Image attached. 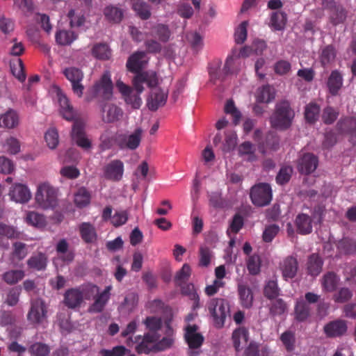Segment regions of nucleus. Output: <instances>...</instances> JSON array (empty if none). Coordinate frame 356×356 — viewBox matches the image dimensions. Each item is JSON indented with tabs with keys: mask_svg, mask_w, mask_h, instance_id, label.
I'll use <instances>...</instances> for the list:
<instances>
[{
	"mask_svg": "<svg viewBox=\"0 0 356 356\" xmlns=\"http://www.w3.org/2000/svg\"><path fill=\"white\" fill-rule=\"evenodd\" d=\"M59 103L60 115L67 121H73L71 131L72 140L80 147L89 149L92 145L90 140L86 137L84 122L78 119L77 113L70 104L68 98L60 90L57 92Z\"/></svg>",
	"mask_w": 356,
	"mask_h": 356,
	"instance_id": "nucleus-1",
	"label": "nucleus"
},
{
	"mask_svg": "<svg viewBox=\"0 0 356 356\" xmlns=\"http://www.w3.org/2000/svg\"><path fill=\"white\" fill-rule=\"evenodd\" d=\"M295 116L294 111L287 100L277 103L275 111L270 118V123L273 128L284 131L288 129Z\"/></svg>",
	"mask_w": 356,
	"mask_h": 356,
	"instance_id": "nucleus-2",
	"label": "nucleus"
},
{
	"mask_svg": "<svg viewBox=\"0 0 356 356\" xmlns=\"http://www.w3.org/2000/svg\"><path fill=\"white\" fill-rule=\"evenodd\" d=\"M207 309L215 327H224L227 317H230V305L225 298H213L207 302Z\"/></svg>",
	"mask_w": 356,
	"mask_h": 356,
	"instance_id": "nucleus-3",
	"label": "nucleus"
},
{
	"mask_svg": "<svg viewBox=\"0 0 356 356\" xmlns=\"http://www.w3.org/2000/svg\"><path fill=\"white\" fill-rule=\"evenodd\" d=\"M146 63V54L144 51H136L129 57L126 64L128 71L136 74L133 79V85L139 92L143 90V83L148 82L147 75L141 73Z\"/></svg>",
	"mask_w": 356,
	"mask_h": 356,
	"instance_id": "nucleus-4",
	"label": "nucleus"
},
{
	"mask_svg": "<svg viewBox=\"0 0 356 356\" xmlns=\"http://www.w3.org/2000/svg\"><path fill=\"white\" fill-rule=\"evenodd\" d=\"M98 292L99 287L90 284L70 289L64 294V304L68 308L75 309L80 307L84 298L90 300Z\"/></svg>",
	"mask_w": 356,
	"mask_h": 356,
	"instance_id": "nucleus-5",
	"label": "nucleus"
},
{
	"mask_svg": "<svg viewBox=\"0 0 356 356\" xmlns=\"http://www.w3.org/2000/svg\"><path fill=\"white\" fill-rule=\"evenodd\" d=\"M236 60L233 56H229L221 69L222 61L220 59L212 60L208 67L209 80L213 84L218 81H223L229 74L237 73L238 69L234 67Z\"/></svg>",
	"mask_w": 356,
	"mask_h": 356,
	"instance_id": "nucleus-6",
	"label": "nucleus"
},
{
	"mask_svg": "<svg viewBox=\"0 0 356 356\" xmlns=\"http://www.w3.org/2000/svg\"><path fill=\"white\" fill-rule=\"evenodd\" d=\"M35 201L43 209L54 208L58 202L56 190L48 183L40 184L35 194Z\"/></svg>",
	"mask_w": 356,
	"mask_h": 356,
	"instance_id": "nucleus-7",
	"label": "nucleus"
},
{
	"mask_svg": "<svg viewBox=\"0 0 356 356\" xmlns=\"http://www.w3.org/2000/svg\"><path fill=\"white\" fill-rule=\"evenodd\" d=\"M250 195L252 202L255 206H266L272 200L271 187L266 183L258 184L252 187Z\"/></svg>",
	"mask_w": 356,
	"mask_h": 356,
	"instance_id": "nucleus-8",
	"label": "nucleus"
},
{
	"mask_svg": "<svg viewBox=\"0 0 356 356\" xmlns=\"http://www.w3.org/2000/svg\"><path fill=\"white\" fill-rule=\"evenodd\" d=\"M47 318V306L42 298H38L31 300L30 309L27 314V320L33 325H39Z\"/></svg>",
	"mask_w": 356,
	"mask_h": 356,
	"instance_id": "nucleus-9",
	"label": "nucleus"
},
{
	"mask_svg": "<svg viewBox=\"0 0 356 356\" xmlns=\"http://www.w3.org/2000/svg\"><path fill=\"white\" fill-rule=\"evenodd\" d=\"M175 342V331L171 325L163 326L157 319V352L170 348Z\"/></svg>",
	"mask_w": 356,
	"mask_h": 356,
	"instance_id": "nucleus-10",
	"label": "nucleus"
},
{
	"mask_svg": "<svg viewBox=\"0 0 356 356\" xmlns=\"http://www.w3.org/2000/svg\"><path fill=\"white\" fill-rule=\"evenodd\" d=\"M63 74L71 83L73 92L78 97H81L84 90V86L81 83L83 79V72L77 67H70L63 70Z\"/></svg>",
	"mask_w": 356,
	"mask_h": 356,
	"instance_id": "nucleus-11",
	"label": "nucleus"
},
{
	"mask_svg": "<svg viewBox=\"0 0 356 356\" xmlns=\"http://www.w3.org/2000/svg\"><path fill=\"white\" fill-rule=\"evenodd\" d=\"M142 138V129L137 128L131 134H122L117 137V144L120 149H136L140 145Z\"/></svg>",
	"mask_w": 356,
	"mask_h": 356,
	"instance_id": "nucleus-12",
	"label": "nucleus"
},
{
	"mask_svg": "<svg viewBox=\"0 0 356 356\" xmlns=\"http://www.w3.org/2000/svg\"><path fill=\"white\" fill-rule=\"evenodd\" d=\"M95 96H101L105 99H109L113 94V83L108 72L104 73L101 79L93 86Z\"/></svg>",
	"mask_w": 356,
	"mask_h": 356,
	"instance_id": "nucleus-13",
	"label": "nucleus"
},
{
	"mask_svg": "<svg viewBox=\"0 0 356 356\" xmlns=\"http://www.w3.org/2000/svg\"><path fill=\"white\" fill-rule=\"evenodd\" d=\"M323 330L327 338H337L346 334L348 325L345 320L336 319L326 323Z\"/></svg>",
	"mask_w": 356,
	"mask_h": 356,
	"instance_id": "nucleus-14",
	"label": "nucleus"
},
{
	"mask_svg": "<svg viewBox=\"0 0 356 356\" xmlns=\"http://www.w3.org/2000/svg\"><path fill=\"white\" fill-rule=\"evenodd\" d=\"M197 325H187L184 328V339L191 349L199 348L204 342V337L198 332Z\"/></svg>",
	"mask_w": 356,
	"mask_h": 356,
	"instance_id": "nucleus-15",
	"label": "nucleus"
},
{
	"mask_svg": "<svg viewBox=\"0 0 356 356\" xmlns=\"http://www.w3.org/2000/svg\"><path fill=\"white\" fill-rule=\"evenodd\" d=\"M318 159L312 153L304 154L298 161V170L300 174L309 175L317 168Z\"/></svg>",
	"mask_w": 356,
	"mask_h": 356,
	"instance_id": "nucleus-16",
	"label": "nucleus"
},
{
	"mask_svg": "<svg viewBox=\"0 0 356 356\" xmlns=\"http://www.w3.org/2000/svg\"><path fill=\"white\" fill-rule=\"evenodd\" d=\"M280 268L284 280L293 279L296 277L298 269L297 259L293 256L286 257L280 263Z\"/></svg>",
	"mask_w": 356,
	"mask_h": 356,
	"instance_id": "nucleus-17",
	"label": "nucleus"
},
{
	"mask_svg": "<svg viewBox=\"0 0 356 356\" xmlns=\"http://www.w3.org/2000/svg\"><path fill=\"white\" fill-rule=\"evenodd\" d=\"M337 128L340 133L350 135V143L356 145V119L352 117L341 119L337 122Z\"/></svg>",
	"mask_w": 356,
	"mask_h": 356,
	"instance_id": "nucleus-18",
	"label": "nucleus"
},
{
	"mask_svg": "<svg viewBox=\"0 0 356 356\" xmlns=\"http://www.w3.org/2000/svg\"><path fill=\"white\" fill-rule=\"evenodd\" d=\"M139 339L142 340L136 347V350L138 353L148 354L156 349L155 333H147L143 338L140 335H138L136 337V341L138 342Z\"/></svg>",
	"mask_w": 356,
	"mask_h": 356,
	"instance_id": "nucleus-19",
	"label": "nucleus"
},
{
	"mask_svg": "<svg viewBox=\"0 0 356 356\" xmlns=\"http://www.w3.org/2000/svg\"><path fill=\"white\" fill-rule=\"evenodd\" d=\"M112 286L111 285L105 287L104 291L95 296L94 302L89 307L88 311L92 313L102 312L111 296V291Z\"/></svg>",
	"mask_w": 356,
	"mask_h": 356,
	"instance_id": "nucleus-20",
	"label": "nucleus"
},
{
	"mask_svg": "<svg viewBox=\"0 0 356 356\" xmlns=\"http://www.w3.org/2000/svg\"><path fill=\"white\" fill-rule=\"evenodd\" d=\"M9 195L11 200L19 203H26L31 197L29 189L22 184H15L10 188Z\"/></svg>",
	"mask_w": 356,
	"mask_h": 356,
	"instance_id": "nucleus-21",
	"label": "nucleus"
},
{
	"mask_svg": "<svg viewBox=\"0 0 356 356\" xmlns=\"http://www.w3.org/2000/svg\"><path fill=\"white\" fill-rule=\"evenodd\" d=\"M124 172L123 163L120 160H114L104 168V176L113 181H119L122 177Z\"/></svg>",
	"mask_w": 356,
	"mask_h": 356,
	"instance_id": "nucleus-22",
	"label": "nucleus"
},
{
	"mask_svg": "<svg viewBox=\"0 0 356 356\" xmlns=\"http://www.w3.org/2000/svg\"><path fill=\"white\" fill-rule=\"evenodd\" d=\"M171 83L172 77L170 76H165L161 80H159L157 77V108L165 104Z\"/></svg>",
	"mask_w": 356,
	"mask_h": 356,
	"instance_id": "nucleus-23",
	"label": "nucleus"
},
{
	"mask_svg": "<svg viewBox=\"0 0 356 356\" xmlns=\"http://www.w3.org/2000/svg\"><path fill=\"white\" fill-rule=\"evenodd\" d=\"M296 231L301 235H307L312 232V218L308 214L298 213L295 219Z\"/></svg>",
	"mask_w": 356,
	"mask_h": 356,
	"instance_id": "nucleus-24",
	"label": "nucleus"
},
{
	"mask_svg": "<svg viewBox=\"0 0 356 356\" xmlns=\"http://www.w3.org/2000/svg\"><path fill=\"white\" fill-rule=\"evenodd\" d=\"M339 282L340 277L333 271L325 273L321 280L323 291L327 293L335 291Z\"/></svg>",
	"mask_w": 356,
	"mask_h": 356,
	"instance_id": "nucleus-25",
	"label": "nucleus"
},
{
	"mask_svg": "<svg viewBox=\"0 0 356 356\" xmlns=\"http://www.w3.org/2000/svg\"><path fill=\"white\" fill-rule=\"evenodd\" d=\"M19 120L17 112L14 109L9 108L6 113L0 115V127L13 129L18 125Z\"/></svg>",
	"mask_w": 356,
	"mask_h": 356,
	"instance_id": "nucleus-26",
	"label": "nucleus"
},
{
	"mask_svg": "<svg viewBox=\"0 0 356 356\" xmlns=\"http://www.w3.org/2000/svg\"><path fill=\"white\" fill-rule=\"evenodd\" d=\"M238 293L241 305L245 308H250L253 303V293L252 289L246 284L239 283L238 284Z\"/></svg>",
	"mask_w": 356,
	"mask_h": 356,
	"instance_id": "nucleus-27",
	"label": "nucleus"
},
{
	"mask_svg": "<svg viewBox=\"0 0 356 356\" xmlns=\"http://www.w3.org/2000/svg\"><path fill=\"white\" fill-rule=\"evenodd\" d=\"M323 261L318 254H311L307 260V269L309 275L316 277L322 271Z\"/></svg>",
	"mask_w": 356,
	"mask_h": 356,
	"instance_id": "nucleus-28",
	"label": "nucleus"
},
{
	"mask_svg": "<svg viewBox=\"0 0 356 356\" xmlns=\"http://www.w3.org/2000/svg\"><path fill=\"white\" fill-rule=\"evenodd\" d=\"M295 318L299 322L306 321L311 315V307L304 300H298L296 301L294 307Z\"/></svg>",
	"mask_w": 356,
	"mask_h": 356,
	"instance_id": "nucleus-29",
	"label": "nucleus"
},
{
	"mask_svg": "<svg viewBox=\"0 0 356 356\" xmlns=\"http://www.w3.org/2000/svg\"><path fill=\"white\" fill-rule=\"evenodd\" d=\"M103 120L110 123L118 120L122 115L121 108L114 104H106L102 108Z\"/></svg>",
	"mask_w": 356,
	"mask_h": 356,
	"instance_id": "nucleus-30",
	"label": "nucleus"
},
{
	"mask_svg": "<svg viewBox=\"0 0 356 356\" xmlns=\"http://www.w3.org/2000/svg\"><path fill=\"white\" fill-rule=\"evenodd\" d=\"M327 85L330 94L336 96L343 85L341 74L337 70L332 71L328 78Z\"/></svg>",
	"mask_w": 356,
	"mask_h": 356,
	"instance_id": "nucleus-31",
	"label": "nucleus"
},
{
	"mask_svg": "<svg viewBox=\"0 0 356 356\" xmlns=\"http://www.w3.org/2000/svg\"><path fill=\"white\" fill-rule=\"evenodd\" d=\"M177 286L180 287L182 295L188 296L190 300L193 301V309H198L200 307V297L195 289L194 285L192 283L185 282Z\"/></svg>",
	"mask_w": 356,
	"mask_h": 356,
	"instance_id": "nucleus-32",
	"label": "nucleus"
},
{
	"mask_svg": "<svg viewBox=\"0 0 356 356\" xmlns=\"http://www.w3.org/2000/svg\"><path fill=\"white\" fill-rule=\"evenodd\" d=\"M104 15L106 20L113 24L120 23L123 18V10L115 6L109 5L104 8Z\"/></svg>",
	"mask_w": 356,
	"mask_h": 356,
	"instance_id": "nucleus-33",
	"label": "nucleus"
},
{
	"mask_svg": "<svg viewBox=\"0 0 356 356\" xmlns=\"http://www.w3.org/2000/svg\"><path fill=\"white\" fill-rule=\"evenodd\" d=\"M28 266L35 270H44L46 269L47 264V257L45 254L39 252L32 255L27 260Z\"/></svg>",
	"mask_w": 356,
	"mask_h": 356,
	"instance_id": "nucleus-34",
	"label": "nucleus"
},
{
	"mask_svg": "<svg viewBox=\"0 0 356 356\" xmlns=\"http://www.w3.org/2000/svg\"><path fill=\"white\" fill-rule=\"evenodd\" d=\"M157 312L161 313V316L157 319H161L163 326L171 325L173 313L170 307L165 305L163 302L157 300Z\"/></svg>",
	"mask_w": 356,
	"mask_h": 356,
	"instance_id": "nucleus-35",
	"label": "nucleus"
},
{
	"mask_svg": "<svg viewBox=\"0 0 356 356\" xmlns=\"http://www.w3.org/2000/svg\"><path fill=\"white\" fill-rule=\"evenodd\" d=\"M339 251L344 254L356 253V241L348 237H343L337 243Z\"/></svg>",
	"mask_w": 356,
	"mask_h": 356,
	"instance_id": "nucleus-36",
	"label": "nucleus"
},
{
	"mask_svg": "<svg viewBox=\"0 0 356 356\" xmlns=\"http://www.w3.org/2000/svg\"><path fill=\"white\" fill-rule=\"evenodd\" d=\"M353 296V290L347 286H343L335 291L332 296V300L335 303L344 304L351 300Z\"/></svg>",
	"mask_w": 356,
	"mask_h": 356,
	"instance_id": "nucleus-37",
	"label": "nucleus"
},
{
	"mask_svg": "<svg viewBox=\"0 0 356 356\" xmlns=\"http://www.w3.org/2000/svg\"><path fill=\"white\" fill-rule=\"evenodd\" d=\"M232 339L236 351H240L241 350V341H244L245 343L248 342V330L244 327H241L236 329L232 333Z\"/></svg>",
	"mask_w": 356,
	"mask_h": 356,
	"instance_id": "nucleus-38",
	"label": "nucleus"
},
{
	"mask_svg": "<svg viewBox=\"0 0 356 356\" xmlns=\"http://www.w3.org/2000/svg\"><path fill=\"white\" fill-rule=\"evenodd\" d=\"M275 89L269 85H266L258 89L257 101L259 103H269L275 99Z\"/></svg>",
	"mask_w": 356,
	"mask_h": 356,
	"instance_id": "nucleus-39",
	"label": "nucleus"
},
{
	"mask_svg": "<svg viewBox=\"0 0 356 356\" xmlns=\"http://www.w3.org/2000/svg\"><path fill=\"white\" fill-rule=\"evenodd\" d=\"M321 108L316 103L311 102L305 107V118L309 124L315 123L319 118Z\"/></svg>",
	"mask_w": 356,
	"mask_h": 356,
	"instance_id": "nucleus-40",
	"label": "nucleus"
},
{
	"mask_svg": "<svg viewBox=\"0 0 356 356\" xmlns=\"http://www.w3.org/2000/svg\"><path fill=\"white\" fill-rule=\"evenodd\" d=\"M91 195L85 187H80L74 193V203L77 207L83 208L90 202Z\"/></svg>",
	"mask_w": 356,
	"mask_h": 356,
	"instance_id": "nucleus-41",
	"label": "nucleus"
},
{
	"mask_svg": "<svg viewBox=\"0 0 356 356\" xmlns=\"http://www.w3.org/2000/svg\"><path fill=\"white\" fill-rule=\"evenodd\" d=\"M56 42L63 46L71 44L77 38V35L72 31L60 30L56 32Z\"/></svg>",
	"mask_w": 356,
	"mask_h": 356,
	"instance_id": "nucleus-42",
	"label": "nucleus"
},
{
	"mask_svg": "<svg viewBox=\"0 0 356 356\" xmlns=\"http://www.w3.org/2000/svg\"><path fill=\"white\" fill-rule=\"evenodd\" d=\"M92 55L99 60H108L111 56V50L107 44L97 43L92 49Z\"/></svg>",
	"mask_w": 356,
	"mask_h": 356,
	"instance_id": "nucleus-43",
	"label": "nucleus"
},
{
	"mask_svg": "<svg viewBox=\"0 0 356 356\" xmlns=\"http://www.w3.org/2000/svg\"><path fill=\"white\" fill-rule=\"evenodd\" d=\"M69 245L65 239H61L56 245V252L61 254V259L67 263L72 262L74 258V254L72 251L68 250Z\"/></svg>",
	"mask_w": 356,
	"mask_h": 356,
	"instance_id": "nucleus-44",
	"label": "nucleus"
},
{
	"mask_svg": "<svg viewBox=\"0 0 356 356\" xmlns=\"http://www.w3.org/2000/svg\"><path fill=\"white\" fill-rule=\"evenodd\" d=\"M82 239L86 243L92 242L96 238L94 227L88 222H83L79 227Z\"/></svg>",
	"mask_w": 356,
	"mask_h": 356,
	"instance_id": "nucleus-45",
	"label": "nucleus"
},
{
	"mask_svg": "<svg viewBox=\"0 0 356 356\" xmlns=\"http://www.w3.org/2000/svg\"><path fill=\"white\" fill-rule=\"evenodd\" d=\"M346 17V11L343 7L334 6L330 15V21L334 26H337L339 24L343 23Z\"/></svg>",
	"mask_w": 356,
	"mask_h": 356,
	"instance_id": "nucleus-46",
	"label": "nucleus"
},
{
	"mask_svg": "<svg viewBox=\"0 0 356 356\" xmlns=\"http://www.w3.org/2000/svg\"><path fill=\"white\" fill-rule=\"evenodd\" d=\"M26 221L28 224L38 228L44 227L47 224L45 217L35 211H29L26 214Z\"/></svg>",
	"mask_w": 356,
	"mask_h": 356,
	"instance_id": "nucleus-47",
	"label": "nucleus"
},
{
	"mask_svg": "<svg viewBox=\"0 0 356 356\" xmlns=\"http://www.w3.org/2000/svg\"><path fill=\"white\" fill-rule=\"evenodd\" d=\"M25 276L24 271L22 270H11L3 274V280L8 284L13 285L20 280Z\"/></svg>",
	"mask_w": 356,
	"mask_h": 356,
	"instance_id": "nucleus-48",
	"label": "nucleus"
},
{
	"mask_svg": "<svg viewBox=\"0 0 356 356\" xmlns=\"http://www.w3.org/2000/svg\"><path fill=\"white\" fill-rule=\"evenodd\" d=\"M280 340L288 353H291L295 350L296 336L293 332L285 331L281 334Z\"/></svg>",
	"mask_w": 356,
	"mask_h": 356,
	"instance_id": "nucleus-49",
	"label": "nucleus"
},
{
	"mask_svg": "<svg viewBox=\"0 0 356 356\" xmlns=\"http://www.w3.org/2000/svg\"><path fill=\"white\" fill-rule=\"evenodd\" d=\"M191 275V268L188 264H184L181 268L176 273L174 281L176 285L187 282Z\"/></svg>",
	"mask_w": 356,
	"mask_h": 356,
	"instance_id": "nucleus-50",
	"label": "nucleus"
},
{
	"mask_svg": "<svg viewBox=\"0 0 356 356\" xmlns=\"http://www.w3.org/2000/svg\"><path fill=\"white\" fill-rule=\"evenodd\" d=\"M280 291L277 280H269L264 286V295L268 299L273 300L280 295Z\"/></svg>",
	"mask_w": 356,
	"mask_h": 356,
	"instance_id": "nucleus-51",
	"label": "nucleus"
},
{
	"mask_svg": "<svg viewBox=\"0 0 356 356\" xmlns=\"http://www.w3.org/2000/svg\"><path fill=\"white\" fill-rule=\"evenodd\" d=\"M10 70L19 81L23 82L26 79L24 65L22 59L17 58L15 61L10 63Z\"/></svg>",
	"mask_w": 356,
	"mask_h": 356,
	"instance_id": "nucleus-52",
	"label": "nucleus"
},
{
	"mask_svg": "<svg viewBox=\"0 0 356 356\" xmlns=\"http://www.w3.org/2000/svg\"><path fill=\"white\" fill-rule=\"evenodd\" d=\"M286 21V15L282 12H274L270 17L271 26L277 31L284 29Z\"/></svg>",
	"mask_w": 356,
	"mask_h": 356,
	"instance_id": "nucleus-53",
	"label": "nucleus"
},
{
	"mask_svg": "<svg viewBox=\"0 0 356 356\" xmlns=\"http://www.w3.org/2000/svg\"><path fill=\"white\" fill-rule=\"evenodd\" d=\"M132 8L137 15L142 19H147L151 15L149 6L143 1H136L134 2Z\"/></svg>",
	"mask_w": 356,
	"mask_h": 356,
	"instance_id": "nucleus-54",
	"label": "nucleus"
},
{
	"mask_svg": "<svg viewBox=\"0 0 356 356\" xmlns=\"http://www.w3.org/2000/svg\"><path fill=\"white\" fill-rule=\"evenodd\" d=\"M29 352L31 356H47L50 353V348L45 343L36 342L29 347Z\"/></svg>",
	"mask_w": 356,
	"mask_h": 356,
	"instance_id": "nucleus-55",
	"label": "nucleus"
},
{
	"mask_svg": "<svg viewBox=\"0 0 356 356\" xmlns=\"http://www.w3.org/2000/svg\"><path fill=\"white\" fill-rule=\"evenodd\" d=\"M12 257L13 259L21 261L27 255L26 245L22 242H15L13 244Z\"/></svg>",
	"mask_w": 356,
	"mask_h": 356,
	"instance_id": "nucleus-56",
	"label": "nucleus"
},
{
	"mask_svg": "<svg viewBox=\"0 0 356 356\" xmlns=\"http://www.w3.org/2000/svg\"><path fill=\"white\" fill-rule=\"evenodd\" d=\"M335 57L336 51L334 47L332 45H327L322 51L321 62L323 66H325L334 61Z\"/></svg>",
	"mask_w": 356,
	"mask_h": 356,
	"instance_id": "nucleus-57",
	"label": "nucleus"
},
{
	"mask_svg": "<svg viewBox=\"0 0 356 356\" xmlns=\"http://www.w3.org/2000/svg\"><path fill=\"white\" fill-rule=\"evenodd\" d=\"M293 168L289 165L282 166L276 177V181L280 185L288 183L291 177Z\"/></svg>",
	"mask_w": 356,
	"mask_h": 356,
	"instance_id": "nucleus-58",
	"label": "nucleus"
},
{
	"mask_svg": "<svg viewBox=\"0 0 356 356\" xmlns=\"http://www.w3.org/2000/svg\"><path fill=\"white\" fill-rule=\"evenodd\" d=\"M225 112L227 114H230L233 118V123L236 125L241 118V112L236 108L234 102L232 99L227 101L225 106Z\"/></svg>",
	"mask_w": 356,
	"mask_h": 356,
	"instance_id": "nucleus-59",
	"label": "nucleus"
},
{
	"mask_svg": "<svg viewBox=\"0 0 356 356\" xmlns=\"http://www.w3.org/2000/svg\"><path fill=\"white\" fill-rule=\"evenodd\" d=\"M261 268V259L259 255L250 256L247 261V268L250 274L256 275L259 273Z\"/></svg>",
	"mask_w": 356,
	"mask_h": 356,
	"instance_id": "nucleus-60",
	"label": "nucleus"
},
{
	"mask_svg": "<svg viewBox=\"0 0 356 356\" xmlns=\"http://www.w3.org/2000/svg\"><path fill=\"white\" fill-rule=\"evenodd\" d=\"M129 350L124 346H116L111 350L102 349L99 356H124Z\"/></svg>",
	"mask_w": 356,
	"mask_h": 356,
	"instance_id": "nucleus-61",
	"label": "nucleus"
},
{
	"mask_svg": "<svg viewBox=\"0 0 356 356\" xmlns=\"http://www.w3.org/2000/svg\"><path fill=\"white\" fill-rule=\"evenodd\" d=\"M44 139L50 149H55L58 144V134L55 128L49 129L44 135Z\"/></svg>",
	"mask_w": 356,
	"mask_h": 356,
	"instance_id": "nucleus-62",
	"label": "nucleus"
},
{
	"mask_svg": "<svg viewBox=\"0 0 356 356\" xmlns=\"http://www.w3.org/2000/svg\"><path fill=\"white\" fill-rule=\"evenodd\" d=\"M287 309L286 302L281 298L275 300L270 306V313L273 316L281 315Z\"/></svg>",
	"mask_w": 356,
	"mask_h": 356,
	"instance_id": "nucleus-63",
	"label": "nucleus"
},
{
	"mask_svg": "<svg viewBox=\"0 0 356 356\" xmlns=\"http://www.w3.org/2000/svg\"><path fill=\"white\" fill-rule=\"evenodd\" d=\"M339 113L332 107L327 106L323 111L322 120L326 124H332L337 118Z\"/></svg>",
	"mask_w": 356,
	"mask_h": 356,
	"instance_id": "nucleus-64",
	"label": "nucleus"
}]
</instances>
